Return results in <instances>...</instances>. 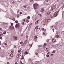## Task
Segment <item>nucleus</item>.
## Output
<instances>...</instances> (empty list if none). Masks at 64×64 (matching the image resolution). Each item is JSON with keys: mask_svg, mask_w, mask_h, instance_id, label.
<instances>
[{"mask_svg": "<svg viewBox=\"0 0 64 64\" xmlns=\"http://www.w3.org/2000/svg\"><path fill=\"white\" fill-rule=\"evenodd\" d=\"M56 7V5H54L52 6L51 9H50V11H52V10L55 9Z\"/></svg>", "mask_w": 64, "mask_h": 64, "instance_id": "obj_1", "label": "nucleus"}, {"mask_svg": "<svg viewBox=\"0 0 64 64\" xmlns=\"http://www.w3.org/2000/svg\"><path fill=\"white\" fill-rule=\"evenodd\" d=\"M34 9H37L38 6V5L37 4H34Z\"/></svg>", "mask_w": 64, "mask_h": 64, "instance_id": "obj_2", "label": "nucleus"}, {"mask_svg": "<svg viewBox=\"0 0 64 64\" xmlns=\"http://www.w3.org/2000/svg\"><path fill=\"white\" fill-rule=\"evenodd\" d=\"M51 1L49 0H48L46 2L45 4H46V5H49V4H51Z\"/></svg>", "mask_w": 64, "mask_h": 64, "instance_id": "obj_3", "label": "nucleus"}, {"mask_svg": "<svg viewBox=\"0 0 64 64\" xmlns=\"http://www.w3.org/2000/svg\"><path fill=\"white\" fill-rule=\"evenodd\" d=\"M20 27V25H19V23L17 24L16 26V28H19Z\"/></svg>", "mask_w": 64, "mask_h": 64, "instance_id": "obj_4", "label": "nucleus"}, {"mask_svg": "<svg viewBox=\"0 0 64 64\" xmlns=\"http://www.w3.org/2000/svg\"><path fill=\"white\" fill-rule=\"evenodd\" d=\"M13 39L14 40H17V37L16 36H14Z\"/></svg>", "mask_w": 64, "mask_h": 64, "instance_id": "obj_5", "label": "nucleus"}, {"mask_svg": "<svg viewBox=\"0 0 64 64\" xmlns=\"http://www.w3.org/2000/svg\"><path fill=\"white\" fill-rule=\"evenodd\" d=\"M52 41L53 43H55L56 42V39L54 38H52Z\"/></svg>", "mask_w": 64, "mask_h": 64, "instance_id": "obj_6", "label": "nucleus"}, {"mask_svg": "<svg viewBox=\"0 0 64 64\" xmlns=\"http://www.w3.org/2000/svg\"><path fill=\"white\" fill-rule=\"evenodd\" d=\"M58 11H56L55 12V15L56 16V17L58 15Z\"/></svg>", "mask_w": 64, "mask_h": 64, "instance_id": "obj_7", "label": "nucleus"}, {"mask_svg": "<svg viewBox=\"0 0 64 64\" xmlns=\"http://www.w3.org/2000/svg\"><path fill=\"white\" fill-rule=\"evenodd\" d=\"M44 8H42V9L41 10H40L41 12H43V11H44Z\"/></svg>", "mask_w": 64, "mask_h": 64, "instance_id": "obj_8", "label": "nucleus"}, {"mask_svg": "<svg viewBox=\"0 0 64 64\" xmlns=\"http://www.w3.org/2000/svg\"><path fill=\"white\" fill-rule=\"evenodd\" d=\"M10 57H12L13 56V54L12 53H11L10 54Z\"/></svg>", "mask_w": 64, "mask_h": 64, "instance_id": "obj_9", "label": "nucleus"}, {"mask_svg": "<svg viewBox=\"0 0 64 64\" xmlns=\"http://www.w3.org/2000/svg\"><path fill=\"white\" fill-rule=\"evenodd\" d=\"M20 57V55L19 54H17V57L18 58V57Z\"/></svg>", "mask_w": 64, "mask_h": 64, "instance_id": "obj_10", "label": "nucleus"}, {"mask_svg": "<svg viewBox=\"0 0 64 64\" xmlns=\"http://www.w3.org/2000/svg\"><path fill=\"white\" fill-rule=\"evenodd\" d=\"M42 31H44H44H46V29H44V28H42Z\"/></svg>", "mask_w": 64, "mask_h": 64, "instance_id": "obj_11", "label": "nucleus"}, {"mask_svg": "<svg viewBox=\"0 0 64 64\" xmlns=\"http://www.w3.org/2000/svg\"><path fill=\"white\" fill-rule=\"evenodd\" d=\"M24 53L25 54H26H26H28L29 53L28 52L26 51Z\"/></svg>", "mask_w": 64, "mask_h": 64, "instance_id": "obj_12", "label": "nucleus"}, {"mask_svg": "<svg viewBox=\"0 0 64 64\" xmlns=\"http://www.w3.org/2000/svg\"><path fill=\"white\" fill-rule=\"evenodd\" d=\"M50 12H49V11L48 12H47V15H50Z\"/></svg>", "mask_w": 64, "mask_h": 64, "instance_id": "obj_13", "label": "nucleus"}, {"mask_svg": "<svg viewBox=\"0 0 64 64\" xmlns=\"http://www.w3.org/2000/svg\"><path fill=\"white\" fill-rule=\"evenodd\" d=\"M22 20H23V21H24V22H26L27 21V20L26 19H23Z\"/></svg>", "mask_w": 64, "mask_h": 64, "instance_id": "obj_14", "label": "nucleus"}, {"mask_svg": "<svg viewBox=\"0 0 64 64\" xmlns=\"http://www.w3.org/2000/svg\"><path fill=\"white\" fill-rule=\"evenodd\" d=\"M35 29H38V26H36L35 28Z\"/></svg>", "mask_w": 64, "mask_h": 64, "instance_id": "obj_15", "label": "nucleus"}, {"mask_svg": "<svg viewBox=\"0 0 64 64\" xmlns=\"http://www.w3.org/2000/svg\"><path fill=\"white\" fill-rule=\"evenodd\" d=\"M35 24H38V22L37 21H36L35 22Z\"/></svg>", "mask_w": 64, "mask_h": 64, "instance_id": "obj_16", "label": "nucleus"}, {"mask_svg": "<svg viewBox=\"0 0 64 64\" xmlns=\"http://www.w3.org/2000/svg\"><path fill=\"white\" fill-rule=\"evenodd\" d=\"M29 46H30V48H31L32 46V44H30L29 45Z\"/></svg>", "mask_w": 64, "mask_h": 64, "instance_id": "obj_17", "label": "nucleus"}, {"mask_svg": "<svg viewBox=\"0 0 64 64\" xmlns=\"http://www.w3.org/2000/svg\"><path fill=\"white\" fill-rule=\"evenodd\" d=\"M3 35V33L2 32H0V36H2Z\"/></svg>", "mask_w": 64, "mask_h": 64, "instance_id": "obj_18", "label": "nucleus"}, {"mask_svg": "<svg viewBox=\"0 0 64 64\" xmlns=\"http://www.w3.org/2000/svg\"><path fill=\"white\" fill-rule=\"evenodd\" d=\"M12 20H13V21H15V19L14 18H12Z\"/></svg>", "mask_w": 64, "mask_h": 64, "instance_id": "obj_19", "label": "nucleus"}, {"mask_svg": "<svg viewBox=\"0 0 64 64\" xmlns=\"http://www.w3.org/2000/svg\"><path fill=\"white\" fill-rule=\"evenodd\" d=\"M26 21V23H28V22H29V20H27Z\"/></svg>", "mask_w": 64, "mask_h": 64, "instance_id": "obj_20", "label": "nucleus"}, {"mask_svg": "<svg viewBox=\"0 0 64 64\" xmlns=\"http://www.w3.org/2000/svg\"><path fill=\"white\" fill-rule=\"evenodd\" d=\"M35 54L37 56H38V54L37 52H36Z\"/></svg>", "mask_w": 64, "mask_h": 64, "instance_id": "obj_21", "label": "nucleus"}, {"mask_svg": "<svg viewBox=\"0 0 64 64\" xmlns=\"http://www.w3.org/2000/svg\"><path fill=\"white\" fill-rule=\"evenodd\" d=\"M4 45L5 46V47H7V44L6 43H5Z\"/></svg>", "mask_w": 64, "mask_h": 64, "instance_id": "obj_22", "label": "nucleus"}, {"mask_svg": "<svg viewBox=\"0 0 64 64\" xmlns=\"http://www.w3.org/2000/svg\"><path fill=\"white\" fill-rule=\"evenodd\" d=\"M14 1V0H12L10 2V3H12Z\"/></svg>", "mask_w": 64, "mask_h": 64, "instance_id": "obj_23", "label": "nucleus"}, {"mask_svg": "<svg viewBox=\"0 0 64 64\" xmlns=\"http://www.w3.org/2000/svg\"><path fill=\"white\" fill-rule=\"evenodd\" d=\"M15 22L16 23H18V20H16Z\"/></svg>", "mask_w": 64, "mask_h": 64, "instance_id": "obj_24", "label": "nucleus"}, {"mask_svg": "<svg viewBox=\"0 0 64 64\" xmlns=\"http://www.w3.org/2000/svg\"><path fill=\"white\" fill-rule=\"evenodd\" d=\"M20 52H21V50H18V53H20Z\"/></svg>", "mask_w": 64, "mask_h": 64, "instance_id": "obj_25", "label": "nucleus"}, {"mask_svg": "<svg viewBox=\"0 0 64 64\" xmlns=\"http://www.w3.org/2000/svg\"><path fill=\"white\" fill-rule=\"evenodd\" d=\"M6 31H4V32H3V34H6Z\"/></svg>", "mask_w": 64, "mask_h": 64, "instance_id": "obj_26", "label": "nucleus"}, {"mask_svg": "<svg viewBox=\"0 0 64 64\" xmlns=\"http://www.w3.org/2000/svg\"><path fill=\"white\" fill-rule=\"evenodd\" d=\"M22 24L23 25H24V22H22Z\"/></svg>", "mask_w": 64, "mask_h": 64, "instance_id": "obj_27", "label": "nucleus"}, {"mask_svg": "<svg viewBox=\"0 0 64 64\" xmlns=\"http://www.w3.org/2000/svg\"><path fill=\"white\" fill-rule=\"evenodd\" d=\"M37 37L36 36H35L34 37V39H36V38H37Z\"/></svg>", "mask_w": 64, "mask_h": 64, "instance_id": "obj_28", "label": "nucleus"}, {"mask_svg": "<svg viewBox=\"0 0 64 64\" xmlns=\"http://www.w3.org/2000/svg\"><path fill=\"white\" fill-rule=\"evenodd\" d=\"M46 46V43H44V46Z\"/></svg>", "mask_w": 64, "mask_h": 64, "instance_id": "obj_29", "label": "nucleus"}, {"mask_svg": "<svg viewBox=\"0 0 64 64\" xmlns=\"http://www.w3.org/2000/svg\"><path fill=\"white\" fill-rule=\"evenodd\" d=\"M11 52L12 53L14 52V51H13V50H11Z\"/></svg>", "mask_w": 64, "mask_h": 64, "instance_id": "obj_30", "label": "nucleus"}, {"mask_svg": "<svg viewBox=\"0 0 64 64\" xmlns=\"http://www.w3.org/2000/svg\"><path fill=\"white\" fill-rule=\"evenodd\" d=\"M2 30V28H0V31H1Z\"/></svg>", "mask_w": 64, "mask_h": 64, "instance_id": "obj_31", "label": "nucleus"}, {"mask_svg": "<svg viewBox=\"0 0 64 64\" xmlns=\"http://www.w3.org/2000/svg\"><path fill=\"white\" fill-rule=\"evenodd\" d=\"M13 23H11V26H13Z\"/></svg>", "mask_w": 64, "mask_h": 64, "instance_id": "obj_32", "label": "nucleus"}, {"mask_svg": "<svg viewBox=\"0 0 64 64\" xmlns=\"http://www.w3.org/2000/svg\"><path fill=\"white\" fill-rule=\"evenodd\" d=\"M28 19H30V16H28L27 18Z\"/></svg>", "mask_w": 64, "mask_h": 64, "instance_id": "obj_33", "label": "nucleus"}, {"mask_svg": "<svg viewBox=\"0 0 64 64\" xmlns=\"http://www.w3.org/2000/svg\"><path fill=\"white\" fill-rule=\"evenodd\" d=\"M46 57H49V55L47 54L46 55Z\"/></svg>", "mask_w": 64, "mask_h": 64, "instance_id": "obj_34", "label": "nucleus"}, {"mask_svg": "<svg viewBox=\"0 0 64 64\" xmlns=\"http://www.w3.org/2000/svg\"><path fill=\"white\" fill-rule=\"evenodd\" d=\"M22 43H23V42H20V44H22Z\"/></svg>", "mask_w": 64, "mask_h": 64, "instance_id": "obj_35", "label": "nucleus"}, {"mask_svg": "<svg viewBox=\"0 0 64 64\" xmlns=\"http://www.w3.org/2000/svg\"><path fill=\"white\" fill-rule=\"evenodd\" d=\"M26 37L27 39L28 38V36H26Z\"/></svg>", "mask_w": 64, "mask_h": 64, "instance_id": "obj_36", "label": "nucleus"}, {"mask_svg": "<svg viewBox=\"0 0 64 64\" xmlns=\"http://www.w3.org/2000/svg\"><path fill=\"white\" fill-rule=\"evenodd\" d=\"M0 39H2V36H0Z\"/></svg>", "mask_w": 64, "mask_h": 64, "instance_id": "obj_37", "label": "nucleus"}, {"mask_svg": "<svg viewBox=\"0 0 64 64\" xmlns=\"http://www.w3.org/2000/svg\"><path fill=\"white\" fill-rule=\"evenodd\" d=\"M56 38H58V37H59V36H58V35L56 36Z\"/></svg>", "mask_w": 64, "mask_h": 64, "instance_id": "obj_38", "label": "nucleus"}, {"mask_svg": "<svg viewBox=\"0 0 64 64\" xmlns=\"http://www.w3.org/2000/svg\"><path fill=\"white\" fill-rule=\"evenodd\" d=\"M12 27L10 26V29H11V30H12Z\"/></svg>", "mask_w": 64, "mask_h": 64, "instance_id": "obj_39", "label": "nucleus"}, {"mask_svg": "<svg viewBox=\"0 0 64 64\" xmlns=\"http://www.w3.org/2000/svg\"><path fill=\"white\" fill-rule=\"evenodd\" d=\"M38 47H41V45H38Z\"/></svg>", "mask_w": 64, "mask_h": 64, "instance_id": "obj_40", "label": "nucleus"}, {"mask_svg": "<svg viewBox=\"0 0 64 64\" xmlns=\"http://www.w3.org/2000/svg\"><path fill=\"white\" fill-rule=\"evenodd\" d=\"M20 64H23V63H22V62H21V61H20Z\"/></svg>", "mask_w": 64, "mask_h": 64, "instance_id": "obj_41", "label": "nucleus"}, {"mask_svg": "<svg viewBox=\"0 0 64 64\" xmlns=\"http://www.w3.org/2000/svg\"><path fill=\"white\" fill-rule=\"evenodd\" d=\"M14 48H16V46H14Z\"/></svg>", "mask_w": 64, "mask_h": 64, "instance_id": "obj_42", "label": "nucleus"}, {"mask_svg": "<svg viewBox=\"0 0 64 64\" xmlns=\"http://www.w3.org/2000/svg\"><path fill=\"white\" fill-rule=\"evenodd\" d=\"M27 43V41H26V42H25V44Z\"/></svg>", "mask_w": 64, "mask_h": 64, "instance_id": "obj_43", "label": "nucleus"}, {"mask_svg": "<svg viewBox=\"0 0 64 64\" xmlns=\"http://www.w3.org/2000/svg\"><path fill=\"white\" fill-rule=\"evenodd\" d=\"M52 30L53 31V32H54V28L52 29Z\"/></svg>", "mask_w": 64, "mask_h": 64, "instance_id": "obj_44", "label": "nucleus"}, {"mask_svg": "<svg viewBox=\"0 0 64 64\" xmlns=\"http://www.w3.org/2000/svg\"><path fill=\"white\" fill-rule=\"evenodd\" d=\"M15 64H18V63L17 62H15Z\"/></svg>", "mask_w": 64, "mask_h": 64, "instance_id": "obj_45", "label": "nucleus"}, {"mask_svg": "<svg viewBox=\"0 0 64 64\" xmlns=\"http://www.w3.org/2000/svg\"><path fill=\"white\" fill-rule=\"evenodd\" d=\"M24 57H22V59H24Z\"/></svg>", "mask_w": 64, "mask_h": 64, "instance_id": "obj_46", "label": "nucleus"}, {"mask_svg": "<svg viewBox=\"0 0 64 64\" xmlns=\"http://www.w3.org/2000/svg\"><path fill=\"white\" fill-rule=\"evenodd\" d=\"M54 52H55V50H54L53 52H52V53H54Z\"/></svg>", "mask_w": 64, "mask_h": 64, "instance_id": "obj_47", "label": "nucleus"}, {"mask_svg": "<svg viewBox=\"0 0 64 64\" xmlns=\"http://www.w3.org/2000/svg\"><path fill=\"white\" fill-rule=\"evenodd\" d=\"M18 1L19 2H20V1H22V0H18Z\"/></svg>", "mask_w": 64, "mask_h": 64, "instance_id": "obj_48", "label": "nucleus"}, {"mask_svg": "<svg viewBox=\"0 0 64 64\" xmlns=\"http://www.w3.org/2000/svg\"><path fill=\"white\" fill-rule=\"evenodd\" d=\"M20 14H22V12H20Z\"/></svg>", "mask_w": 64, "mask_h": 64, "instance_id": "obj_49", "label": "nucleus"}, {"mask_svg": "<svg viewBox=\"0 0 64 64\" xmlns=\"http://www.w3.org/2000/svg\"><path fill=\"white\" fill-rule=\"evenodd\" d=\"M14 1H13V2H12V3L13 4H14Z\"/></svg>", "mask_w": 64, "mask_h": 64, "instance_id": "obj_50", "label": "nucleus"}, {"mask_svg": "<svg viewBox=\"0 0 64 64\" xmlns=\"http://www.w3.org/2000/svg\"><path fill=\"white\" fill-rule=\"evenodd\" d=\"M19 17V16H17L16 17H17V18H18V17Z\"/></svg>", "mask_w": 64, "mask_h": 64, "instance_id": "obj_51", "label": "nucleus"}, {"mask_svg": "<svg viewBox=\"0 0 64 64\" xmlns=\"http://www.w3.org/2000/svg\"><path fill=\"white\" fill-rule=\"evenodd\" d=\"M6 64H9V62H8Z\"/></svg>", "mask_w": 64, "mask_h": 64, "instance_id": "obj_52", "label": "nucleus"}, {"mask_svg": "<svg viewBox=\"0 0 64 64\" xmlns=\"http://www.w3.org/2000/svg\"><path fill=\"white\" fill-rule=\"evenodd\" d=\"M30 0V2H32L33 1V0Z\"/></svg>", "mask_w": 64, "mask_h": 64, "instance_id": "obj_53", "label": "nucleus"}, {"mask_svg": "<svg viewBox=\"0 0 64 64\" xmlns=\"http://www.w3.org/2000/svg\"><path fill=\"white\" fill-rule=\"evenodd\" d=\"M49 40H48V41H47V42H49Z\"/></svg>", "mask_w": 64, "mask_h": 64, "instance_id": "obj_54", "label": "nucleus"}, {"mask_svg": "<svg viewBox=\"0 0 64 64\" xmlns=\"http://www.w3.org/2000/svg\"><path fill=\"white\" fill-rule=\"evenodd\" d=\"M62 8H64V5L63 6H62Z\"/></svg>", "mask_w": 64, "mask_h": 64, "instance_id": "obj_55", "label": "nucleus"}, {"mask_svg": "<svg viewBox=\"0 0 64 64\" xmlns=\"http://www.w3.org/2000/svg\"><path fill=\"white\" fill-rule=\"evenodd\" d=\"M40 17H41L42 16V15H41V14H40Z\"/></svg>", "mask_w": 64, "mask_h": 64, "instance_id": "obj_56", "label": "nucleus"}, {"mask_svg": "<svg viewBox=\"0 0 64 64\" xmlns=\"http://www.w3.org/2000/svg\"><path fill=\"white\" fill-rule=\"evenodd\" d=\"M25 44H25V43H24V46H25Z\"/></svg>", "mask_w": 64, "mask_h": 64, "instance_id": "obj_57", "label": "nucleus"}, {"mask_svg": "<svg viewBox=\"0 0 64 64\" xmlns=\"http://www.w3.org/2000/svg\"><path fill=\"white\" fill-rule=\"evenodd\" d=\"M48 20H49V19L47 20V21H48Z\"/></svg>", "mask_w": 64, "mask_h": 64, "instance_id": "obj_58", "label": "nucleus"}, {"mask_svg": "<svg viewBox=\"0 0 64 64\" xmlns=\"http://www.w3.org/2000/svg\"><path fill=\"white\" fill-rule=\"evenodd\" d=\"M58 2H59V0H57Z\"/></svg>", "mask_w": 64, "mask_h": 64, "instance_id": "obj_59", "label": "nucleus"}, {"mask_svg": "<svg viewBox=\"0 0 64 64\" xmlns=\"http://www.w3.org/2000/svg\"><path fill=\"white\" fill-rule=\"evenodd\" d=\"M52 55H53V54H51V56H52Z\"/></svg>", "mask_w": 64, "mask_h": 64, "instance_id": "obj_60", "label": "nucleus"}, {"mask_svg": "<svg viewBox=\"0 0 64 64\" xmlns=\"http://www.w3.org/2000/svg\"><path fill=\"white\" fill-rule=\"evenodd\" d=\"M1 45V42H0V45Z\"/></svg>", "mask_w": 64, "mask_h": 64, "instance_id": "obj_61", "label": "nucleus"}, {"mask_svg": "<svg viewBox=\"0 0 64 64\" xmlns=\"http://www.w3.org/2000/svg\"><path fill=\"white\" fill-rule=\"evenodd\" d=\"M49 52H48V53H47V54H49Z\"/></svg>", "mask_w": 64, "mask_h": 64, "instance_id": "obj_62", "label": "nucleus"}, {"mask_svg": "<svg viewBox=\"0 0 64 64\" xmlns=\"http://www.w3.org/2000/svg\"><path fill=\"white\" fill-rule=\"evenodd\" d=\"M22 8H25V6H23L22 7Z\"/></svg>", "mask_w": 64, "mask_h": 64, "instance_id": "obj_63", "label": "nucleus"}, {"mask_svg": "<svg viewBox=\"0 0 64 64\" xmlns=\"http://www.w3.org/2000/svg\"><path fill=\"white\" fill-rule=\"evenodd\" d=\"M39 21V20H38V21H38H38Z\"/></svg>", "mask_w": 64, "mask_h": 64, "instance_id": "obj_64", "label": "nucleus"}]
</instances>
